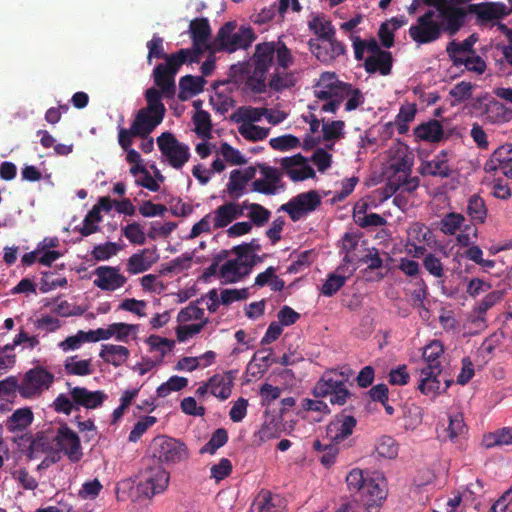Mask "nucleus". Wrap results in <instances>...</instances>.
<instances>
[{
	"label": "nucleus",
	"mask_w": 512,
	"mask_h": 512,
	"mask_svg": "<svg viewBox=\"0 0 512 512\" xmlns=\"http://www.w3.org/2000/svg\"><path fill=\"white\" fill-rule=\"evenodd\" d=\"M274 60L283 69H288L294 63L290 49L280 40L256 45L253 55L254 69L246 81V85L252 92L261 94L266 91V74Z\"/></svg>",
	"instance_id": "obj_1"
},
{
	"label": "nucleus",
	"mask_w": 512,
	"mask_h": 512,
	"mask_svg": "<svg viewBox=\"0 0 512 512\" xmlns=\"http://www.w3.org/2000/svg\"><path fill=\"white\" fill-rule=\"evenodd\" d=\"M137 477V490L141 496L148 499L163 493L170 479L169 473L154 458L143 459Z\"/></svg>",
	"instance_id": "obj_2"
},
{
	"label": "nucleus",
	"mask_w": 512,
	"mask_h": 512,
	"mask_svg": "<svg viewBox=\"0 0 512 512\" xmlns=\"http://www.w3.org/2000/svg\"><path fill=\"white\" fill-rule=\"evenodd\" d=\"M55 450L50 457V461L59 462L62 455H65L70 462L77 463L83 457V449L78 434L72 430L67 423L59 425L56 432L53 433Z\"/></svg>",
	"instance_id": "obj_3"
},
{
	"label": "nucleus",
	"mask_w": 512,
	"mask_h": 512,
	"mask_svg": "<svg viewBox=\"0 0 512 512\" xmlns=\"http://www.w3.org/2000/svg\"><path fill=\"white\" fill-rule=\"evenodd\" d=\"M316 398L329 396L332 405L343 406L353 396L346 387L343 373L330 371L323 374L313 388Z\"/></svg>",
	"instance_id": "obj_4"
},
{
	"label": "nucleus",
	"mask_w": 512,
	"mask_h": 512,
	"mask_svg": "<svg viewBox=\"0 0 512 512\" xmlns=\"http://www.w3.org/2000/svg\"><path fill=\"white\" fill-rule=\"evenodd\" d=\"M235 29V22H227L219 29L214 41L216 50L232 53L239 49H246L256 38L250 27H241L238 31Z\"/></svg>",
	"instance_id": "obj_5"
},
{
	"label": "nucleus",
	"mask_w": 512,
	"mask_h": 512,
	"mask_svg": "<svg viewBox=\"0 0 512 512\" xmlns=\"http://www.w3.org/2000/svg\"><path fill=\"white\" fill-rule=\"evenodd\" d=\"M259 169L263 179H256L252 183V191L265 195H275L279 188H283L284 184L281 182L282 173L271 166L264 163H259L257 166H249L243 171L240 170V177L244 182L252 180L256 171Z\"/></svg>",
	"instance_id": "obj_6"
},
{
	"label": "nucleus",
	"mask_w": 512,
	"mask_h": 512,
	"mask_svg": "<svg viewBox=\"0 0 512 512\" xmlns=\"http://www.w3.org/2000/svg\"><path fill=\"white\" fill-rule=\"evenodd\" d=\"M151 448L153 456L151 458L159 461V464H176L188 459L189 452L185 443L180 440L167 437L157 436L152 440Z\"/></svg>",
	"instance_id": "obj_7"
},
{
	"label": "nucleus",
	"mask_w": 512,
	"mask_h": 512,
	"mask_svg": "<svg viewBox=\"0 0 512 512\" xmlns=\"http://www.w3.org/2000/svg\"><path fill=\"white\" fill-rule=\"evenodd\" d=\"M54 380V374L44 367L31 368L23 375L20 383V396L24 399L37 398L52 386Z\"/></svg>",
	"instance_id": "obj_8"
},
{
	"label": "nucleus",
	"mask_w": 512,
	"mask_h": 512,
	"mask_svg": "<svg viewBox=\"0 0 512 512\" xmlns=\"http://www.w3.org/2000/svg\"><path fill=\"white\" fill-rule=\"evenodd\" d=\"M157 145L168 164L180 170L191 157L189 146L180 142L173 133L163 132L157 138Z\"/></svg>",
	"instance_id": "obj_9"
},
{
	"label": "nucleus",
	"mask_w": 512,
	"mask_h": 512,
	"mask_svg": "<svg viewBox=\"0 0 512 512\" xmlns=\"http://www.w3.org/2000/svg\"><path fill=\"white\" fill-rule=\"evenodd\" d=\"M435 11L427 10L417 18L416 24L410 26L408 33L418 45L429 44L441 38L443 24L434 19Z\"/></svg>",
	"instance_id": "obj_10"
},
{
	"label": "nucleus",
	"mask_w": 512,
	"mask_h": 512,
	"mask_svg": "<svg viewBox=\"0 0 512 512\" xmlns=\"http://www.w3.org/2000/svg\"><path fill=\"white\" fill-rule=\"evenodd\" d=\"M321 204V197L315 190L300 193L281 205L280 210L289 214L292 221H298L303 216L315 211Z\"/></svg>",
	"instance_id": "obj_11"
},
{
	"label": "nucleus",
	"mask_w": 512,
	"mask_h": 512,
	"mask_svg": "<svg viewBox=\"0 0 512 512\" xmlns=\"http://www.w3.org/2000/svg\"><path fill=\"white\" fill-rule=\"evenodd\" d=\"M279 163L283 173L294 182L315 177L314 169L308 165L307 158L301 153L290 157H283L280 159Z\"/></svg>",
	"instance_id": "obj_12"
},
{
	"label": "nucleus",
	"mask_w": 512,
	"mask_h": 512,
	"mask_svg": "<svg viewBox=\"0 0 512 512\" xmlns=\"http://www.w3.org/2000/svg\"><path fill=\"white\" fill-rule=\"evenodd\" d=\"M310 39L308 42L312 54L322 63L331 64L346 51L345 45L335 37L332 39L320 40Z\"/></svg>",
	"instance_id": "obj_13"
},
{
	"label": "nucleus",
	"mask_w": 512,
	"mask_h": 512,
	"mask_svg": "<svg viewBox=\"0 0 512 512\" xmlns=\"http://www.w3.org/2000/svg\"><path fill=\"white\" fill-rule=\"evenodd\" d=\"M484 170L487 173L499 170L504 176L512 178V144L499 146L485 162Z\"/></svg>",
	"instance_id": "obj_14"
},
{
	"label": "nucleus",
	"mask_w": 512,
	"mask_h": 512,
	"mask_svg": "<svg viewBox=\"0 0 512 512\" xmlns=\"http://www.w3.org/2000/svg\"><path fill=\"white\" fill-rule=\"evenodd\" d=\"M344 409L340 414L336 415L334 420L327 426L326 434L329 441L341 443L352 435L357 421L354 416L346 414Z\"/></svg>",
	"instance_id": "obj_15"
},
{
	"label": "nucleus",
	"mask_w": 512,
	"mask_h": 512,
	"mask_svg": "<svg viewBox=\"0 0 512 512\" xmlns=\"http://www.w3.org/2000/svg\"><path fill=\"white\" fill-rule=\"evenodd\" d=\"M419 173L422 176L451 177L453 169L449 164V152L441 150L431 160L423 161L419 167Z\"/></svg>",
	"instance_id": "obj_16"
},
{
	"label": "nucleus",
	"mask_w": 512,
	"mask_h": 512,
	"mask_svg": "<svg viewBox=\"0 0 512 512\" xmlns=\"http://www.w3.org/2000/svg\"><path fill=\"white\" fill-rule=\"evenodd\" d=\"M94 285L103 291H115L125 285L127 278L119 273V268L99 266L95 269Z\"/></svg>",
	"instance_id": "obj_17"
},
{
	"label": "nucleus",
	"mask_w": 512,
	"mask_h": 512,
	"mask_svg": "<svg viewBox=\"0 0 512 512\" xmlns=\"http://www.w3.org/2000/svg\"><path fill=\"white\" fill-rule=\"evenodd\" d=\"M254 261L241 259H230L226 261L219 269V277L223 284L236 283L249 275Z\"/></svg>",
	"instance_id": "obj_18"
},
{
	"label": "nucleus",
	"mask_w": 512,
	"mask_h": 512,
	"mask_svg": "<svg viewBox=\"0 0 512 512\" xmlns=\"http://www.w3.org/2000/svg\"><path fill=\"white\" fill-rule=\"evenodd\" d=\"M438 17L442 19L440 23L443 24V32H447L450 36H453L464 25L466 11L463 8L447 3V5L438 12Z\"/></svg>",
	"instance_id": "obj_19"
},
{
	"label": "nucleus",
	"mask_w": 512,
	"mask_h": 512,
	"mask_svg": "<svg viewBox=\"0 0 512 512\" xmlns=\"http://www.w3.org/2000/svg\"><path fill=\"white\" fill-rule=\"evenodd\" d=\"M70 396L76 407H84L86 409H96L104 403L108 395L103 391H90L85 387H73L70 390Z\"/></svg>",
	"instance_id": "obj_20"
},
{
	"label": "nucleus",
	"mask_w": 512,
	"mask_h": 512,
	"mask_svg": "<svg viewBox=\"0 0 512 512\" xmlns=\"http://www.w3.org/2000/svg\"><path fill=\"white\" fill-rule=\"evenodd\" d=\"M359 494L367 512H377L386 499V491L372 478H369Z\"/></svg>",
	"instance_id": "obj_21"
},
{
	"label": "nucleus",
	"mask_w": 512,
	"mask_h": 512,
	"mask_svg": "<svg viewBox=\"0 0 512 512\" xmlns=\"http://www.w3.org/2000/svg\"><path fill=\"white\" fill-rule=\"evenodd\" d=\"M468 10L470 13L475 14L479 20L484 22L497 20L508 14L507 7L502 2L470 4Z\"/></svg>",
	"instance_id": "obj_22"
},
{
	"label": "nucleus",
	"mask_w": 512,
	"mask_h": 512,
	"mask_svg": "<svg viewBox=\"0 0 512 512\" xmlns=\"http://www.w3.org/2000/svg\"><path fill=\"white\" fill-rule=\"evenodd\" d=\"M393 56L388 50L380 52L377 55H369L364 60V69L368 74L379 73L382 76H388L392 72Z\"/></svg>",
	"instance_id": "obj_23"
},
{
	"label": "nucleus",
	"mask_w": 512,
	"mask_h": 512,
	"mask_svg": "<svg viewBox=\"0 0 512 512\" xmlns=\"http://www.w3.org/2000/svg\"><path fill=\"white\" fill-rule=\"evenodd\" d=\"M234 378L235 376L233 371L213 375L208 380L210 393L221 400L228 399L232 392Z\"/></svg>",
	"instance_id": "obj_24"
},
{
	"label": "nucleus",
	"mask_w": 512,
	"mask_h": 512,
	"mask_svg": "<svg viewBox=\"0 0 512 512\" xmlns=\"http://www.w3.org/2000/svg\"><path fill=\"white\" fill-rule=\"evenodd\" d=\"M189 32L192 39L194 49L198 55L201 52V47L205 46L210 35L211 28L207 18H195L190 22Z\"/></svg>",
	"instance_id": "obj_25"
},
{
	"label": "nucleus",
	"mask_w": 512,
	"mask_h": 512,
	"mask_svg": "<svg viewBox=\"0 0 512 512\" xmlns=\"http://www.w3.org/2000/svg\"><path fill=\"white\" fill-rule=\"evenodd\" d=\"M164 117L153 114L144 109L138 110L132 122L133 130L141 134V138H146L162 121Z\"/></svg>",
	"instance_id": "obj_26"
},
{
	"label": "nucleus",
	"mask_w": 512,
	"mask_h": 512,
	"mask_svg": "<svg viewBox=\"0 0 512 512\" xmlns=\"http://www.w3.org/2000/svg\"><path fill=\"white\" fill-rule=\"evenodd\" d=\"M53 433L50 431L38 432L32 439L29 446L30 458L37 457L39 453L46 454V462H51L50 457L52 456L54 448Z\"/></svg>",
	"instance_id": "obj_27"
},
{
	"label": "nucleus",
	"mask_w": 512,
	"mask_h": 512,
	"mask_svg": "<svg viewBox=\"0 0 512 512\" xmlns=\"http://www.w3.org/2000/svg\"><path fill=\"white\" fill-rule=\"evenodd\" d=\"M154 83L165 98H173L176 92L175 75L167 66L157 65L153 71Z\"/></svg>",
	"instance_id": "obj_28"
},
{
	"label": "nucleus",
	"mask_w": 512,
	"mask_h": 512,
	"mask_svg": "<svg viewBox=\"0 0 512 512\" xmlns=\"http://www.w3.org/2000/svg\"><path fill=\"white\" fill-rule=\"evenodd\" d=\"M444 353V347L441 341L433 340L424 347L423 360L426 362L425 370L430 373H442L440 357Z\"/></svg>",
	"instance_id": "obj_29"
},
{
	"label": "nucleus",
	"mask_w": 512,
	"mask_h": 512,
	"mask_svg": "<svg viewBox=\"0 0 512 512\" xmlns=\"http://www.w3.org/2000/svg\"><path fill=\"white\" fill-rule=\"evenodd\" d=\"M165 63H159L158 65L167 66L169 71L174 75L177 74L179 68L184 63H194L199 61L198 52L192 51L191 49H180L176 53L166 55L163 58Z\"/></svg>",
	"instance_id": "obj_30"
},
{
	"label": "nucleus",
	"mask_w": 512,
	"mask_h": 512,
	"mask_svg": "<svg viewBox=\"0 0 512 512\" xmlns=\"http://www.w3.org/2000/svg\"><path fill=\"white\" fill-rule=\"evenodd\" d=\"M414 135L419 140L435 143L443 138L444 131L438 120L431 119L428 122L418 125L414 129Z\"/></svg>",
	"instance_id": "obj_31"
},
{
	"label": "nucleus",
	"mask_w": 512,
	"mask_h": 512,
	"mask_svg": "<svg viewBox=\"0 0 512 512\" xmlns=\"http://www.w3.org/2000/svg\"><path fill=\"white\" fill-rule=\"evenodd\" d=\"M206 81L202 76L185 75L179 81V94L178 98L181 101H186L190 97L201 93L204 89Z\"/></svg>",
	"instance_id": "obj_32"
},
{
	"label": "nucleus",
	"mask_w": 512,
	"mask_h": 512,
	"mask_svg": "<svg viewBox=\"0 0 512 512\" xmlns=\"http://www.w3.org/2000/svg\"><path fill=\"white\" fill-rule=\"evenodd\" d=\"M130 352L125 346L104 344L99 353L100 358L115 367L124 364L129 358Z\"/></svg>",
	"instance_id": "obj_33"
},
{
	"label": "nucleus",
	"mask_w": 512,
	"mask_h": 512,
	"mask_svg": "<svg viewBox=\"0 0 512 512\" xmlns=\"http://www.w3.org/2000/svg\"><path fill=\"white\" fill-rule=\"evenodd\" d=\"M340 80L334 72H324L315 84L314 94L320 100L332 99Z\"/></svg>",
	"instance_id": "obj_34"
},
{
	"label": "nucleus",
	"mask_w": 512,
	"mask_h": 512,
	"mask_svg": "<svg viewBox=\"0 0 512 512\" xmlns=\"http://www.w3.org/2000/svg\"><path fill=\"white\" fill-rule=\"evenodd\" d=\"M309 29L318 36V41L335 37V28L324 15H316L308 22Z\"/></svg>",
	"instance_id": "obj_35"
},
{
	"label": "nucleus",
	"mask_w": 512,
	"mask_h": 512,
	"mask_svg": "<svg viewBox=\"0 0 512 512\" xmlns=\"http://www.w3.org/2000/svg\"><path fill=\"white\" fill-rule=\"evenodd\" d=\"M339 443H335V441H329L328 443H323L322 441L316 439L313 441V449L320 453L319 456L320 462L326 466L330 467L335 463L336 456L339 453Z\"/></svg>",
	"instance_id": "obj_36"
},
{
	"label": "nucleus",
	"mask_w": 512,
	"mask_h": 512,
	"mask_svg": "<svg viewBox=\"0 0 512 512\" xmlns=\"http://www.w3.org/2000/svg\"><path fill=\"white\" fill-rule=\"evenodd\" d=\"M448 426L444 428L442 437L454 441L457 437L462 436L467 431L464 417L461 412H451L448 415Z\"/></svg>",
	"instance_id": "obj_37"
},
{
	"label": "nucleus",
	"mask_w": 512,
	"mask_h": 512,
	"mask_svg": "<svg viewBox=\"0 0 512 512\" xmlns=\"http://www.w3.org/2000/svg\"><path fill=\"white\" fill-rule=\"evenodd\" d=\"M34 416L30 408H19L8 418L7 427L9 431H23L33 422Z\"/></svg>",
	"instance_id": "obj_38"
},
{
	"label": "nucleus",
	"mask_w": 512,
	"mask_h": 512,
	"mask_svg": "<svg viewBox=\"0 0 512 512\" xmlns=\"http://www.w3.org/2000/svg\"><path fill=\"white\" fill-rule=\"evenodd\" d=\"M488 107H486V113L484 119L486 122L491 124L505 123L510 120L507 109L503 103L493 98L488 99Z\"/></svg>",
	"instance_id": "obj_39"
},
{
	"label": "nucleus",
	"mask_w": 512,
	"mask_h": 512,
	"mask_svg": "<svg viewBox=\"0 0 512 512\" xmlns=\"http://www.w3.org/2000/svg\"><path fill=\"white\" fill-rule=\"evenodd\" d=\"M235 220V203L227 202L213 212V228H225Z\"/></svg>",
	"instance_id": "obj_40"
},
{
	"label": "nucleus",
	"mask_w": 512,
	"mask_h": 512,
	"mask_svg": "<svg viewBox=\"0 0 512 512\" xmlns=\"http://www.w3.org/2000/svg\"><path fill=\"white\" fill-rule=\"evenodd\" d=\"M286 70L287 69H283L277 65L275 72L272 74L268 83L271 90L281 92L295 85L293 73L286 72Z\"/></svg>",
	"instance_id": "obj_41"
},
{
	"label": "nucleus",
	"mask_w": 512,
	"mask_h": 512,
	"mask_svg": "<svg viewBox=\"0 0 512 512\" xmlns=\"http://www.w3.org/2000/svg\"><path fill=\"white\" fill-rule=\"evenodd\" d=\"M467 213L474 225L484 223L487 217V208L479 195L474 194L468 199Z\"/></svg>",
	"instance_id": "obj_42"
},
{
	"label": "nucleus",
	"mask_w": 512,
	"mask_h": 512,
	"mask_svg": "<svg viewBox=\"0 0 512 512\" xmlns=\"http://www.w3.org/2000/svg\"><path fill=\"white\" fill-rule=\"evenodd\" d=\"M441 373H430V370L421 369V379L418 384V389L422 394L427 396H436L440 389V381L438 376Z\"/></svg>",
	"instance_id": "obj_43"
},
{
	"label": "nucleus",
	"mask_w": 512,
	"mask_h": 512,
	"mask_svg": "<svg viewBox=\"0 0 512 512\" xmlns=\"http://www.w3.org/2000/svg\"><path fill=\"white\" fill-rule=\"evenodd\" d=\"M473 44V36L468 37L462 42H457L455 40L449 42L446 47V52L448 53L452 63L454 64V60L457 58H465L467 55L475 53L472 48Z\"/></svg>",
	"instance_id": "obj_44"
},
{
	"label": "nucleus",
	"mask_w": 512,
	"mask_h": 512,
	"mask_svg": "<svg viewBox=\"0 0 512 512\" xmlns=\"http://www.w3.org/2000/svg\"><path fill=\"white\" fill-rule=\"evenodd\" d=\"M64 371L67 375L87 376L93 372L91 360H79L78 356H70L64 362Z\"/></svg>",
	"instance_id": "obj_45"
},
{
	"label": "nucleus",
	"mask_w": 512,
	"mask_h": 512,
	"mask_svg": "<svg viewBox=\"0 0 512 512\" xmlns=\"http://www.w3.org/2000/svg\"><path fill=\"white\" fill-rule=\"evenodd\" d=\"M149 252V249H143L140 253L131 255L127 261V271L132 275L147 271L155 262V259L145 257Z\"/></svg>",
	"instance_id": "obj_46"
},
{
	"label": "nucleus",
	"mask_w": 512,
	"mask_h": 512,
	"mask_svg": "<svg viewBox=\"0 0 512 512\" xmlns=\"http://www.w3.org/2000/svg\"><path fill=\"white\" fill-rule=\"evenodd\" d=\"M483 444L486 448L512 444V426L504 427L493 433L484 435Z\"/></svg>",
	"instance_id": "obj_47"
},
{
	"label": "nucleus",
	"mask_w": 512,
	"mask_h": 512,
	"mask_svg": "<svg viewBox=\"0 0 512 512\" xmlns=\"http://www.w3.org/2000/svg\"><path fill=\"white\" fill-rule=\"evenodd\" d=\"M360 236L353 232H346L342 237L341 250L345 252L343 262L345 264L356 263L357 255L354 253L357 249Z\"/></svg>",
	"instance_id": "obj_48"
},
{
	"label": "nucleus",
	"mask_w": 512,
	"mask_h": 512,
	"mask_svg": "<svg viewBox=\"0 0 512 512\" xmlns=\"http://www.w3.org/2000/svg\"><path fill=\"white\" fill-rule=\"evenodd\" d=\"M162 96V92L157 90L156 88L147 89L145 91V99L147 102V106L143 109L152 112L153 114L164 117L166 108L162 102Z\"/></svg>",
	"instance_id": "obj_49"
},
{
	"label": "nucleus",
	"mask_w": 512,
	"mask_h": 512,
	"mask_svg": "<svg viewBox=\"0 0 512 512\" xmlns=\"http://www.w3.org/2000/svg\"><path fill=\"white\" fill-rule=\"evenodd\" d=\"M417 113L416 104H407L400 107L395 124L399 134H405L409 130L408 123L413 121Z\"/></svg>",
	"instance_id": "obj_50"
},
{
	"label": "nucleus",
	"mask_w": 512,
	"mask_h": 512,
	"mask_svg": "<svg viewBox=\"0 0 512 512\" xmlns=\"http://www.w3.org/2000/svg\"><path fill=\"white\" fill-rule=\"evenodd\" d=\"M276 500L279 501L277 495H272L269 491H261L251 505V512H273L276 508Z\"/></svg>",
	"instance_id": "obj_51"
},
{
	"label": "nucleus",
	"mask_w": 512,
	"mask_h": 512,
	"mask_svg": "<svg viewBox=\"0 0 512 512\" xmlns=\"http://www.w3.org/2000/svg\"><path fill=\"white\" fill-rule=\"evenodd\" d=\"M357 269V266L349 273L348 276L337 275L331 273L328 275L326 281L323 283L321 293L327 297H331L336 294L346 283L350 275Z\"/></svg>",
	"instance_id": "obj_52"
},
{
	"label": "nucleus",
	"mask_w": 512,
	"mask_h": 512,
	"mask_svg": "<svg viewBox=\"0 0 512 512\" xmlns=\"http://www.w3.org/2000/svg\"><path fill=\"white\" fill-rule=\"evenodd\" d=\"M193 123L195 125L194 131L199 137L203 139L211 137L212 122L207 111H197L193 116Z\"/></svg>",
	"instance_id": "obj_53"
},
{
	"label": "nucleus",
	"mask_w": 512,
	"mask_h": 512,
	"mask_svg": "<svg viewBox=\"0 0 512 512\" xmlns=\"http://www.w3.org/2000/svg\"><path fill=\"white\" fill-rule=\"evenodd\" d=\"M453 65L456 67L464 66L468 71L474 72L478 75L483 74L486 70L485 61L475 53L467 55L465 58H457L454 60Z\"/></svg>",
	"instance_id": "obj_54"
},
{
	"label": "nucleus",
	"mask_w": 512,
	"mask_h": 512,
	"mask_svg": "<svg viewBox=\"0 0 512 512\" xmlns=\"http://www.w3.org/2000/svg\"><path fill=\"white\" fill-rule=\"evenodd\" d=\"M228 441V433L224 428L216 429L211 435L209 441L200 449V454L213 455L219 448L224 446Z\"/></svg>",
	"instance_id": "obj_55"
},
{
	"label": "nucleus",
	"mask_w": 512,
	"mask_h": 512,
	"mask_svg": "<svg viewBox=\"0 0 512 512\" xmlns=\"http://www.w3.org/2000/svg\"><path fill=\"white\" fill-rule=\"evenodd\" d=\"M146 343L149 345L150 351H155L159 354L157 362H161L167 352L171 351L174 347L173 340H169L158 335L149 336Z\"/></svg>",
	"instance_id": "obj_56"
},
{
	"label": "nucleus",
	"mask_w": 512,
	"mask_h": 512,
	"mask_svg": "<svg viewBox=\"0 0 512 512\" xmlns=\"http://www.w3.org/2000/svg\"><path fill=\"white\" fill-rule=\"evenodd\" d=\"M464 221L465 217L462 214L448 213L440 221V230L446 235H454L462 227Z\"/></svg>",
	"instance_id": "obj_57"
},
{
	"label": "nucleus",
	"mask_w": 512,
	"mask_h": 512,
	"mask_svg": "<svg viewBox=\"0 0 512 512\" xmlns=\"http://www.w3.org/2000/svg\"><path fill=\"white\" fill-rule=\"evenodd\" d=\"M376 452L380 457L393 459L398 455V445L391 436H382L376 444Z\"/></svg>",
	"instance_id": "obj_58"
},
{
	"label": "nucleus",
	"mask_w": 512,
	"mask_h": 512,
	"mask_svg": "<svg viewBox=\"0 0 512 512\" xmlns=\"http://www.w3.org/2000/svg\"><path fill=\"white\" fill-rule=\"evenodd\" d=\"M188 385V379L181 376H171L157 388V396L167 397L172 391H180Z\"/></svg>",
	"instance_id": "obj_59"
},
{
	"label": "nucleus",
	"mask_w": 512,
	"mask_h": 512,
	"mask_svg": "<svg viewBox=\"0 0 512 512\" xmlns=\"http://www.w3.org/2000/svg\"><path fill=\"white\" fill-rule=\"evenodd\" d=\"M102 220L97 208H92L85 216L83 225L78 229L79 233L87 237L99 231L98 223Z\"/></svg>",
	"instance_id": "obj_60"
},
{
	"label": "nucleus",
	"mask_w": 512,
	"mask_h": 512,
	"mask_svg": "<svg viewBox=\"0 0 512 512\" xmlns=\"http://www.w3.org/2000/svg\"><path fill=\"white\" fill-rule=\"evenodd\" d=\"M269 144L274 150L278 151H288L301 145L299 138L292 134L272 138L270 139Z\"/></svg>",
	"instance_id": "obj_61"
},
{
	"label": "nucleus",
	"mask_w": 512,
	"mask_h": 512,
	"mask_svg": "<svg viewBox=\"0 0 512 512\" xmlns=\"http://www.w3.org/2000/svg\"><path fill=\"white\" fill-rule=\"evenodd\" d=\"M121 250V246L114 242H106L96 245L92 250V256L97 261H105L116 255Z\"/></svg>",
	"instance_id": "obj_62"
},
{
	"label": "nucleus",
	"mask_w": 512,
	"mask_h": 512,
	"mask_svg": "<svg viewBox=\"0 0 512 512\" xmlns=\"http://www.w3.org/2000/svg\"><path fill=\"white\" fill-rule=\"evenodd\" d=\"M246 184L247 182H244L243 178L240 177V170H232L227 184V191L232 198L238 199L243 195Z\"/></svg>",
	"instance_id": "obj_63"
},
{
	"label": "nucleus",
	"mask_w": 512,
	"mask_h": 512,
	"mask_svg": "<svg viewBox=\"0 0 512 512\" xmlns=\"http://www.w3.org/2000/svg\"><path fill=\"white\" fill-rule=\"evenodd\" d=\"M122 233L132 244L143 245L146 241L143 229L137 222L126 225Z\"/></svg>",
	"instance_id": "obj_64"
}]
</instances>
